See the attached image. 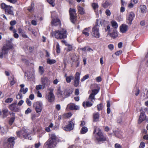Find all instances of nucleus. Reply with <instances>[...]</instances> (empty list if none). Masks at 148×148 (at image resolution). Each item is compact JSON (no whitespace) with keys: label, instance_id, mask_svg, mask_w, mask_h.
<instances>
[{"label":"nucleus","instance_id":"52","mask_svg":"<svg viewBox=\"0 0 148 148\" xmlns=\"http://www.w3.org/2000/svg\"><path fill=\"white\" fill-rule=\"evenodd\" d=\"M66 45L68 47V49L67 50L68 51H71L73 49V47L72 45L68 44L67 45Z\"/></svg>","mask_w":148,"mask_h":148},{"label":"nucleus","instance_id":"14","mask_svg":"<svg viewBox=\"0 0 148 148\" xmlns=\"http://www.w3.org/2000/svg\"><path fill=\"white\" fill-rule=\"evenodd\" d=\"M51 23L52 26H59L60 27L61 25L60 20L58 18L55 19H52Z\"/></svg>","mask_w":148,"mask_h":148},{"label":"nucleus","instance_id":"63","mask_svg":"<svg viewBox=\"0 0 148 148\" xmlns=\"http://www.w3.org/2000/svg\"><path fill=\"white\" fill-rule=\"evenodd\" d=\"M122 52V51L121 50H119L117 51L116 52L115 54L116 56H119V55L121 54Z\"/></svg>","mask_w":148,"mask_h":148},{"label":"nucleus","instance_id":"59","mask_svg":"<svg viewBox=\"0 0 148 148\" xmlns=\"http://www.w3.org/2000/svg\"><path fill=\"white\" fill-rule=\"evenodd\" d=\"M7 1H8L13 3V4H14L16 3L17 1V0H6Z\"/></svg>","mask_w":148,"mask_h":148},{"label":"nucleus","instance_id":"9","mask_svg":"<svg viewBox=\"0 0 148 148\" xmlns=\"http://www.w3.org/2000/svg\"><path fill=\"white\" fill-rule=\"evenodd\" d=\"M45 98L49 102L52 103L54 101L55 97L53 93V90H50L48 94L46 95Z\"/></svg>","mask_w":148,"mask_h":148},{"label":"nucleus","instance_id":"26","mask_svg":"<svg viewBox=\"0 0 148 148\" xmlns=\"http://www.w3.org/2000/svg\"><path fill=\"white\" fill-rule=\"evenodd\" d=\"M140 10L142 13H145L147 12V7L144 5H141L140 6Z\"/></svg>","mask_w":148,"mask_h":148},{"label":"nucleus","instance_id":"3","mask_svg":"<svg viewBox=\"0 0 148 148\" xmlns=\"http://www.w3.org/2000/svg\"><path fill=\"white\" fill-rule=\"evenodd\" d=\"M28 130H25L24 131H19L16 132L17 135L20 136L21 133H22L23 137L25 139L31 140L32 138L30 135V133L29 132Z\"/></svg>","mask_w":148,"mask_h":148},{"label":"nucleus","instance_id":"38","mask_svg":"<svg viewBox=\"0 0 148 148\" xmlns=\"http://www.w3.org/2000/svg\"><path fill=\"white\" fill-rule=\"evenodd\" d=\"M111 3L110 2L108 1H106L104 3L102 4V6L104 8H106Z\"/></svg>","mask_w":148,"mask_h":148},{"label":"nucleus","instance_id":"31","mask_svg":"<svg viewBox=\"0 0 148 148\" xmlns=\"http://www.w3.org/2000/svg\"><path fill=\"white\" fill-rule=\"evenodd\" d=\"M110 36L113 38H115L117 36V32L116 30H114L112 33H110L109 34Z\"/></svg>","mask_w":148,"mask_h":148},{"label":"nucleus","instance_id":"30","mask_svg":"<svg viewBox=\"0 0 148 148\" xmlns=\"http://www.w3.org/2000/svg\"><path fill=\"white\" fill-rule=\"evenodd\" d=\"M77 9L79 14H84L85 13L84 9L80 6H78Z\"/></svg>","mask_w":148,"mask_h":148},{"label":"nucleus","instance_id":"56","mask_svg":"<svg viewBox=\"0 0 148 148\" xmlns=\"http://www.w3.org/2000/svg\"><path fill=\"white\" fill-rule=\"evenodd\" d=\"M64 115H65L66 116L67 118H69L71 116L72 114L70 112H68L64 114Z\"/></svg>","mask_w":148,"mask_h":148},{"label":"nucleus","instance_id":"4","mask_svg":"<svg viewBox=\"0 0 148 148\" xmlns=\"http://www.w3.org/2000/svg\"><path fill=\"white\" fill-rule=\"evenodd\" d=\"M99 25L97 24L92 29L91 33V35L94 37L99 38L100 37V34L99 32Z\"/></svg>","mask_w":148,"mask_h":148},{"label":"nucleus","instance_id":"20","mask_svg":"<svg viewBox=\"0 0 148 148\" xmlns=\"http://www.w3.org/2000/svg\"><path fill=\"white\" fill-rule=\"evenodd\" d=\"M52 34L53 35L58 39H61V37H62L60 35L59 30H55Z\"/></svg>","mask_w":148,"mask_h":148},{"label":"nucleus","instance_id":"58","mask_svg":"<svg viewBox=\"0 0 148 148\" xmlns=\"http://www.w3.org/2000/svg\"><path fill=\"white\" fill-rule=\"evenodd\" d=\"M42 85H37L36 87V88L37 90L41 89L42 88Z\"/></svg>","mask_w":148,"mask_h":148},{"label":"nucleus","instance_id":"48","mask_svg":"<svg viewBox=\"0 0 148 148\" xmlns=\"http://www.w3.org/2000/svg\"><path fill=\"white\" fill-rule=\"evenodd\" d=\"M89 77V75L88 74H86L81 79V81L82 82H83L85 81V80L88 79Z\"/></svg>","mask_w":148,"mask_h":148},{"label":"nucleus","instance_id":"6","mask_svg":"<svg viewBox=\"0 0 148 148\" xmlns=\"http://www.w3.org/2000/svg\"><path fill=\"white\" fill-rule=\"evenodd\" d=\"M34 108L37 113H40L42 109V103L40 101L34 103L33 105Z\"/></svg>","mask_w":148,"mask_h":148},{"label":"nucleus","instance_id":"54","mask_svg":"<svg viewBox=\"0 0 148 148\" xmlns=\"http://www.w3.org/2000/svg\"><path fill=\"white\" fill-rule=\"evenodd\" d=\"M145 143L143 142H141L140 144L139 147L140 148H143L145 147Z\"/></svg>","mask_w":148,"mask_h":148},{"label":"nucleus","instance_id":"21","mask_svg":"<svg viewBox=\"0 0 148 148\" xmlns=\"http://www.w3.org/2000/svg\"><path fill=\"white\" fill-rule=\"evenodd\" d=\"M128 26L125 24H122L120 27V30L122 33L125 32L127 30Z\"/></svg>","mask_w":148,"mask_h":148},{"label":"nucleus","instance_id":"18","mask_svg":"<svg viewBox=\"0 0 148 148\" xmlns=\"http://www.w3.org/2000/svg\"><path fill=\"white\" fill-rule=\"evenodd\" d=\"M73 92V91L72 89L66 90L64 92L63 96L65 98L67 97L70 96Z\"/></svg>","mask_w":148,"mask_h":148},{"label":"nucleus","instance_id":"55","mask_svg":"<svg viewBox=\"0 0 148 148\" xmlns=\"http://www.w3.org/2000/svg\"><path fill=\"white\" fill-rule=\"evenodd\" d=\"M108 48L111 51L114 48V46L112 44H110L108 46Z\"/></svg>","mask_w":148,"mask_h":148},{"label":"nucleus","instance_id":"10","mask_svg":"<svg viewBox=\"0 0 148 148\" xmlns=\"http://www.w3.org/2000/svg\"><path fill=\"white\" fill-rule=\"evenodd\" d=\"M80 73L77 72L75 75L74 79L73 85L75 87L78 86L79 84Z\"/></svg>","mask_w":148,"mask_h":148},{"label":"nucleus","instance_id":"32","mask_svg":"<svg viewBox=\"0 0 148 148\" xmlns=\"http://www.w3.org/2000/svg\"><path fill=\"white\" fill-rule=\"evenodd\" d=\"M10 84L11 86L13 85L15 83L16 79L14 78V76L12 75L10 79Z\"/></svg>","mask_w":148,"mask_h":148},{"label":"nucleus","instance_id":"25","mask_svg":"<svg viewBox=\"0 0 148 148\" xmlns=\"http://www.w3.org/2000/svg\"><path fill=\"white\" fill-rule=\"evenodd\" d=\"M94 121L97 122L99 121V114L98 112H96L93 114Z\"/></svg>","mask_w":148,"mask_h":148},{"label":"nucleus","instance_id":"16","mask_svg":"<svg viewBox=\"0 0 148 148\" xmlns=\"http://www.w3.org/2000/svg\"><path fill=\"white\" fill-rule=\"evenodd\" d=\"M134 13L132 12H130L128 17L127 18V22L129 25H131L132 22L134 17Z\"/></svg>","mask_w":148,"mask_h":148},{"label":"nucleus","instance_id":"34","mask_svg":"<svg viewBox=\"0 0 148 148\" xmlns=\"http://www.w3.org/2000/svg\"><path fill=\"white\" fill-rule=\"evenodd\" d=\"M34 4L32 3H31L30 6L28 7L27 10L30 12H32L34 10Z\"/></svg>","mask_w":148,"mask_h":148},{"label":"nucleus","instance_id":"64","mask_svg":"<svg viewBox=\"0 0 148 148\" xmlns=\"http://www.w3.org/2000/svg\"><path fill=\"white\" fill-rule=\"evenodd\" d=\"M41 144L40 142H39L38 143H35V148H38L40 146Z\"/></svg>","mask_w":148,"mask_h":148},{"label":"nucleus","instance_id":"11","mask_svg":"<svg viewBox=\"0 0 148 148\" xmlns=\"http://www.w3.org/2000/svg\"><path fill=\"white\" fill-rule=\"evenodd\" d=\"M41 82L42 85L43 89L46 87H49L50 84V81L47 77H43L41 78Z\"/></svg>","mask_w":148,"mask_h":148},{"label":"nucleus","instance_id":"50","mask_svg":"<svg viewBox=\"0 0 148 148\" xmlns=\"http://www.w3.org/2000/svg\"><path fill=\"white\" fill-rule=\"evenodd\" d=\"M97 110L99 111L101 110L103 108V106L101 103L98 104L97 105Z\"/></svg>","mask_w":148,"mask_h":148},{"label":"nucleus","instance_id":"2","mask_svg":"<svg viewBox=\"0 0 148 148\" xmlns=\"http://www.w3.org/2000/svg\"><path fill=\"white\" fill-rule=\"evenodd\" d=\"M16 139L13 137H11L9 138L7 141L4 143L5 148H13L15 144L14 140Z\"/></svg>","mask_w":148,"mask_h":148},{"label":"nucleus","instance_id":"15","mask_svg":"<svg viewBox=\"0 0 148 148\" xmlns=\"http://www.w3.org/2000/svg\"><path fill=\"white\" fill-rule=\"evenodd\" d=\"M9 49V48L7 46H4L3 47L1 52H0V58H2L3 56L7 53Z\"/></svg>","mask_w":148,"mask_h":148},{"label":"nucleus","instance_id":"12","mask_svg":"<svg viewBox=\"0 0 148 148\" xmlns=\"http://www.w3.org/2000/svg\"><path fill=\"white\" fill-rule=\"evenodd\" d=\"M74 126L73 123L72 121H70L68 125L62 127V128L65 131H70L73 129Z\"/></svg>","mask_w":148,"mask_h":148},{"label":"nucleus","instance_id":"41","mask_svg":"<svg viewBox=\"0 0 148 148\" xmlns=\"http://www.w3.org/2000/svg\"><path fill=\"white\" fill-rule=\"evenodd\" d=\"M8 109L7 108L3 109L2 110V112H3V115L4 116L6 117L8 115Z\"/></svg>","mask_w":148,"mask_h":148},{"label":"nucleus","instance_id":"40","mask_svg":"<svg viewBox=\"0 0 148 148\" xmlns=\"http://www.w3.org/2000/svg\"><path fill=\"white\" fill-rule=\"evenodd\" d=\"M39 72L41 75H42L44 72V68L43 67L39 66Z\"/></svg>","mask_w":148,"mask_h":148},{"label":"nucleus","instance_id":"35","mask_svg":"<svg viewBox=\"0 0 148 148\" xmlns=\"http://www.w3.org/2000/svg\"><path fill=\"white\" fill-rule=\"evenodd\" d=\"M88 131V128L84 126L82 128L80 132L82 134H83L86 133Z\"/></svg>","mask_w":148,"mask_h":148},{"label":"nucleus","instance_id":"29","mask_svg":"<svg viewBox=\"0 0 148 148\" xmlns=\"http://www.w3.org/2000/svg\"><path fill=\"white\" fill-rule=\"evenodd\" d=\"M74 77L72 75H70L67 77H66V80L67 83H70L72 80L73 79Z\"/></svg>","mask_w":148,"mask_h":148},{"label":"nucleus","instance_id":"60","mask_svg":"<svg viewBox=\"0 0 148 148\" xmlns=\"http://www.w3.org/2000/svg\"><path fill=\"white\" fill-rule=\"evenodd\" d=\"M16 23V21L15 20L12 21L10 22V24L11 26H13Z\"/></svg>","mask_w":148,"mask_h":148},{"label":"nucleus","instance_id":"24","mask_svg":"<svg viewBox=\"0 0 148 148\" xmlns=\"http://www.w3.org/2000/svg\"><path fill=\"white\" fill-rule=\"evenodd\" d=\"M145 119V116L143 112H141L139 118L138 120V123H140L142 121H143Z\"/></svg>","mask_w":148,"mask_h":148},{"label":"nucleus","instance_id":"61","mask_svg":"<svg viewBox=\"0 0 148 148\" xmlns=\"http://www.w3.org/2000/svg\"><path fill=\"white\" fill-rule=\"evenodd\" d=\"M32 111L31 109L29 108H28L27 110L25 111V113L26 114H28L29 113H30Z\"/></svg>","mask_w":148,"mask_h":148},{"label":"nucleus","instance_id":"7","mask_svg":"<svg viewBox=\"0 0 148 148\" xmlns=\"http://www.w3.org/2000/svg\"><path fill=\"white\" fill-rule=\"evenodd\" d=\"M97 136L96 137V140L98 142H103L106 140V136L103 135L100 130L97 133Z\"/></svg>","mask_w":148,"mask_h":148},{"label":"nucleus","instance_id":"39","mask_svg":"<svg viewBox=\"0 0 148 148\" xmlns=\"http://www.w3.org/2000/svg\"><path fill=\"white\" fill-rule=\"evenodd\" d=\"M28 90V88H26L25 89L21 88L20 92V93L22 92L23 94H25L27 92Z\"/></svg>","mask_w":148,"mask_h":148},{"label":"nucleus","instance_id":"28","mask_svg":"<svg viewBox=\"0 0 148 148\" xmlns=\"http://www.w3.org/2000/svg\"><path fill=\"white\" fill-rule=\"evenodd\" d=\"M90 28V27L85 28L82 31V33L88 36L89 35L88 32H89Z\"/></svg>","mask_w":148,"mask_h":148},{"label":"nucleus","instance_id":"45","mask_svg":"<svg viewBox=\"0 0 148 148\" xmlns=\"http://www.w3.org/2000/svg\"><path fill=\"white\" fill-rule=\"evenodd\" d=\"M56 52L57 53H60V46L59 43L58 42H57V44L56 45Z\"/></svg>","mask_w":148,"mask_h":148},{"label":"nucleus","instance_id":"33","mask_svg":"<svg viewBox=\"0 0 148 148\" xmlns=\"http://www.w3.org/2000/svg\"><path fill=\"white\" fill-rule=\"evenodd\" d=\"M135 92V95L136 96H137L139 94L140 92V90H139V88L136 86L135 87L134 89L133 90L132 92Z\"/></svg>","mask_w":148,"mask_h":148},{"label":"nucleus","instance_id":"51","mask_svg":"<svg viewBox=\"0 0 148 148\" xmlns=\"http://www.w3.org/2000/svg\"><path fill=\"white\" fill-rule=\"evenodd\" d=\"M26 102L27 104L29 106L32 105V102L29 100L28 98H27L26 100Z\"/></svg>","mask_w":148,"mask_h":148},{"label":"nucleus","instance_id":"62","mask_svg":"<svg viewBox=\"0 0 148 148\" xmlns=\"http://www.w3.org/2000/svg\"><path fill=\"white\" fill-rule=\"evenodd\" d=\"M23 103L24 101L23 100H21L18 102L17 105L19 107V106H21Z\"/></svg>","mask_w":148,"mask_h":148},{"label":"nucleus","instance_id":"57","mask_svg":"<svg viewBox=\"0 0 148 148\" xmlns=\"http://www.w3.org/2000/svg\"><path fill=\"white\" fill-rule=\"evenodd\" d=\"M105 13L108 16H110L111 15V12L108 9H107L106 10Z\"/></svg>","mask_w":148,"mask_h":148},{"label":"nucleus","instance_id":"5","mask_svg":"<svg viewBox=\"0 0 148 148\" xmlns=\"http://www.w3.org/2000/svg\"><path fill=\"white\" fill-rule=\"evenodd\" d=\"M76 11L75 9L70 8L69 9V12L70 17V19L71 22L74 23L77 19V15Z\"/></svg>","mask_w":148,"mask_h":148},{"label":"nucleus","instance_id":"27","mask_svg":"<svg viewBox=\"0 0 148 148\" xmlns=\"http://www.w3.org/2000/svg\"><path fill=\"white\" fill-rule=\"evenodd\" d=\"M79 58V57L78 55L75 54H73L71 56V60L73 62H76L78 61Z\"/></svg>","mask_w":148,"mask_h":148},{"label":"nucleus","instance_id":"22","mask_svg":"<svg viewBox=\"0 0 148 148\" xmlns=\"http://www.w3.org/2000/svg\"><path fill=\"white\" fill-rule=\"evenodd\" d=\"M12 8V6H9V7L7 8V9H6L5 10V12L8 14L14 15L13 12L11 9Z\"/></svg>","mask_w":148,"mask_h":148},{"label":"nucleus","instance_id":"19","mask_svg":"<svg viewBox=\"0 0 148 148\" xmlns=\"http://www.w3.org/2000/svg\"><path fill=\"white\" fill-rule=\"evenodd\" d=\"M67 107L69 108L71 110H77L79 109L78 106L75 105V104L71 103L68 105Z\"/></svg>","mask_w":148,"mask_h":148},{"label":"nucleus","instance_id":"1","mask_svg":"<svg viewBox=\"0 0 148 148\" xmlns=\"http://www.w3.org/2000/svg\"><path fill=\"white\" fill-rule=\"evenodd\" d=\"M58 138L54 134L49 135V138L45 143L44 147L46 148H54L56 146Z\"/></svg>","mask_w":148,"mask_h":148},{"label":"nucleus","instance_id":"43","mask_svg":"<svg viewBox=\"0 0 148 148\" xmlns=\"http://www.w3.org/2000/svg\"><path fill=\"white\" fill-rule=\"evenodd\" d=\"M47 1L51 5L52 7H54L55 6L54 2L55 0H47Z\"/></svg>","mask_w":148,"mask_h":148},{"label":"nucleus","instance_id":"44","mask_svg":"<svg viewBox=\"0 0 148 148\" xmlns=\"http://www.w3.org/2000/svg\"><path fill=\"white\" fill-rule=\"evenodd\" d=\"M92 6L95 10V12H96V10L98 8V5L96 3H93L92 4Z\"/></svg>","mask_w":148,"mask_h":148},{"label":"nucleus","instance_id":"46","mask_svg":"<svg viewBox=\"0 0 148 148\" xmlns=\"http://www.w3.org/2000/svg\"><path fill=\"white\" fill-rule=\"evenodd\" d=\"M15 118L14 117H11L10 119L9 122V124L11 125L14 121Z\"/></svg>","mask_w":148,"mask_h":148},{"label":"nucleus","instance_id":"47","mask_svg":"<svg viewBox=\"0 0 148 148\" xmlns=\"http://www.w3.org/2000/svg\"><path fill=\"white\" fill-rule=\"evenodd\" d=\"M13 100V98H8L6 99L5 102L6 103H11L12 101Z\"/></svg>","mask_w":148,"mask_h":148},{"label":"nucleus","instance_id":"17","mask_svg":"<svg viewBox=\"0 0 148 148\" xmlns=\"http://www.w3.org/2000/svg\"><path fill=\"white\" fill-rule=\"evenodd\" d=\"M59 30L60 35L62 36L61 37V39L66 38L67 37V31L66 29H62Z\"/></svg>","mask_w":148,"mask_h":148},{"label":"nucleus","instance_id":"23","mask_svg":"<svg viewBox=\"0 0 148 148\" xmlns=\"http://www.w3.org/2000/svg\"><path fill=\"white\" fill-rule=\"evenodd\" d=\"M82 105L85 108L88 107H90L92 106L93 105L92 103L91 102L89 101H88L86 102L84 101L83 102Z\"/></svg>","mask_w":148,"mask_h":148},{"label":"nucleus","instance_id":"53","mask_svg":"<svg viewBox=\"0 0 148 148\" xmlns=\"http://www.w3.org/2000/svg\"><path fill=\"white\" fill-rule=\"evenodd\" d=\"M22 95L21 93H19L17 95L16 98L17 99H21L22 98Z\"/></svg>","mask_w":148,"mask_h":148},{"label":"nucleus","instance_id":"42","mask_svg":"<svg viewBox=\"0 0 148 148\" xmlns=\"http://www.w3.org/2000/svg\"><path fill=\"white\" fill-rule=\"evenodd\" d=\"M57 94L59 97H63L62 92L60 89H59L57 92Z\"/></svg>","mask_w":148,"mask_h":148},{"label":"nucleus","instance_id":"36","mask_svg":"<svg viewBox=\"0 0 148 148\" xmlns=\"http://www.w3.org/2000/svg\"><path fill=\"white\" fill-rule=\"evenodd\" d=\"M111 24L113 27L114 28H117L118 27V25L116 22L114 21H112L111 22Z\"/></svg>","mask_w":148,"mask_h":148},{"label":"nucleus","instance_id":"8","mask_svg":"<svg viewBox=\"0 0 148 148\" xmlns=\"http://www.w3.org/2000/svg\"><path fill=\"white\" fill-rule=\"evenodd\" d=\"M17 101H15L14 103L9 106V108L11 111L15 112H18L20 110V107L17 105Z\"/></svg>","mask_w":148,"mask_h":148},{"label":"nucleus","instance_id":"49","mask_svg":"<svg viewBox=\"0 0 148 148\" xmlns=\"http://www.w3.org/2000/svg\"><path fill=\"white\" fill-rule=\"evenodd\" d=\"M1 8L5 9V10L6 9H7V8L9 7V5H8L4 3H2L1 4Z\"/></svg>","mask_w":148,"mask_h":148},{"label":"nucleus","instance_id":"37","mask_svg":"<svg viewBox=\"0 0 148 148\" xmlns=\"http://www.w3.org/2000/svg\"><path fill=\"white\" fill-rule=\"evenodd\" d=\"M56 62V60H55L53 59H48L47 60V63L50 64H53L55 63Z\"/></svg>","mask_w":148,"mask_h":148},{"label":"nucleus","instance_id":"13","mask_svg":"<svg viewBox=\"0 0 148 148\" xmlns=\"http://www.w3.org/2000/svg\"><path fill=\"white\" fill-rule=\"evenodd\" d=\"M98 90L97 89L92 90L91 93L90 95L88 98V100H90L93 102L95 101V96L98 93Z\"/></svg>","mask_w":148,"mask_h":148}]
</instances>
